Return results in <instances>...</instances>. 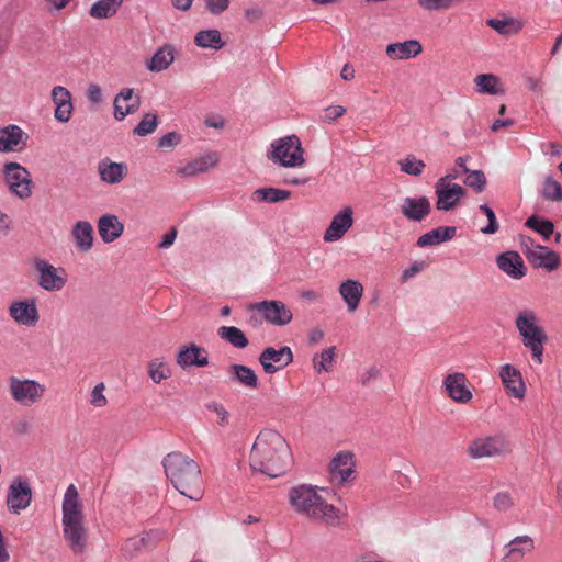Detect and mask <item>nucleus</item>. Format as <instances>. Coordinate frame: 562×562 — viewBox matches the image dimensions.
<instances>
[{"instance_id": "nucleus-1", "label": "nucleus", "mask_w": 562, "mask_h": 562, "mask_svg": "<svg viewBox=\"0 0 562 562\" xmlns=\"http://www.w3.org/2000/svg\"><path fill=\"white\" fill-rule=\"evenodd\" d=\"M290 463L291 450L285 439L271 429L260 431L250 450V468L270 477H278Z\"/></svg>"}, {"instance_id": "nucleus-2", "label": "nucleus", "mask_w": 562, "mask_h": 562, "mask_svg": "<svg viewBox=\"0 0 562 562\" xmlns=\"http://www.w3.org/2000/svg\"><path fill=\"white\" fill-rule=\"evenodd\" d=\"M162 465L167 477L179 493L190 499L201 498V470L193 459L180 452H170L164 459Z\"/></svg>"}, {"instance_id": "nucleus-3", "label": "nucleus", "mask_w": 562, "mask_h": 562, "mask_svg": "<svg viewBox=\"0 0 562 562\" xmlns=\"http://www.w3.org/2000/svg\"><path fill=\"white\" fill-rule=\"evenodd\" d=\"M61 513L63 532L70 550L75 554L82 553L88 546V529L85 526L82 504L74 484L64 494Z\"/></svg>"}, {"instance_id": "nucleus-4", "label": "nucleus", "mask_w": 562, "mask_h": 562, "mask_svg": "<svg viewBox=\"0 0 562 562\" xmlns=\"http://www.w3.org/2000/svg\"><path fill=\"white\" fill-rule=\"evenodd\" d=\"M289 501L296 513L311 519L329 522L338 518V509L318 494L316 486L308 484L293 486L289 491Z\"/></svg>"}, {"instance_id": "nucleus-5", "label": "nucleus", "mask_w": 562, "mask_h": 562, "mask_svg": "<svg viewBox=\"0 0 562 562\" xmlns=\"http://www.w3.org/2000/svg\"><path fill=\"white\" fill-rule=\"evenodd\" d=\"M515 326L521 336L522 345L530 351L532 359L541 364L543 361V346L548 337L539 324L537 313L529 308L520 311L516 316Z\"/></svg>"}, {"instance_id": "nucleus-6", "label": "nucleus", "mask_w": 562, "mask_h": 562, "mask_svg": "<svg viewBox=\"0 0 562 562\" xmlns=\"http://www.w3.org/2000/svg\"><path fill=\"white\" fill-rule=\"evenodd\" d=\"M269 160L285 168H295L304 164L303 148L296 135L276 139L267 154Z\"/></svg>"}, {"instance_id": "nucleus-7", "label": "nucleus", "mask_w": 562, "mask_h": 562, "mask_svg": "<svg viewBox=\"0 0 562 562\" xmlns=\"http://www.w3.org/2000/svg\"><path fill=\"white\" fill-rule=\"evenodd\" d=\"M510 452V441L502 434L477 437L467 448L468 456L473 460L505 457Z\"/></svg>"}, {"instance_id": "nucleus-8", "label": "nucleus", "mask_w": 562, "mask_h": 562, "mask_svg": "<svg viewBox=\"0 0 562 562\" xmlns=\"http://www.w3.org/2000/svg\"><path fill=\"white\" fill-rule=\"evenodd\" d=\"M33 267L37 276V285L47 292H59L67 283V272L63 267H55L44 258H34Z\"/></svg>"}, {"instance_id": "nucleus-9", "label": "nucleus", "mask_w": 562, "mask_h": 562, "mask_svg": "<svg viewBox=\"0 0 562 562\" xmlns=\"http://www.w3.org/2000/svg\"><path fill=\"white\" fill-rule=\"evenodd\" d=\"M3 178L11 194L21 200H25L32 194V178L30 171L15 161H10L3 166Z\"/></svg>"}, {"instance_id": "nucleus-10", "label": "nucleus", "mask_w": 562, "mask_h": 562, "mask_svg": "<svg viewBox=\"0 0 562 562\" xmlns=\"http://www.w3.org/2000/svg\"><path fill=\"white\" fill-rule=\"evenodd\" d=\"M9 392L11 397L22 406L37 403L45 394V385L32 379L9 378Z\"/></svg>"}, {"instance_id": "nucleus-11", "label": "nucleus", "mask_w": 562, "mask_h": 562, "mask_svg": "<svg viewBox=\"0 0 562 562\" xmlns=\"http://www.w3.org/2000/svg\"><path fill=\"white\" fill-rule=\"evenodd\" d=\"M249 308L257 311L267 323L274 326H285L293 318L292 311L282 301L278 300L252 303Z\"/></svg>"}, {"instance_id": "nucleus-12", "label": "nucleus", "mask_w": 562, "mask_h": 562, "mask_svg": "<svg viewBox=\"0 0 562 562\" xmlns=\"http://www.w3.org/2000/svg\"><path fill=\"white\" fill-rule=\"evenodd\" d=\"M258 360L267 374H273L293 361V352L288 346L279 349L267 347L261 351Z\"/></svg>"}, {"instance_id": "nucleus-13", "label": "nucleus", "mask_w": 562, "mask_h": 562, "mask_svg": "<svg viewBox=\"0 0 562 562\" xmlns=\"http://www.w3.org/2000/svg\"><path fill=\"white\" fill-rule=\"evenodd\" d=\"M32 501V490L30 484L20 479H14L8 488L7 506L10 513L19 515L27 508Z\"/></svg>"}, {"instance_id": "nucleus-14", "label": "nucleus", "mask_w": 562, "mask_h": 562, "mask_svg": "<svg viewBox=\"0 0 562 562\" xmlns=\"http://www.w3.org/2000/svg\"><path fill=\"white\" fill-rule=\"evenodd\" d=\"M467 376L462 372L449 373L442 381V386L448 396L461 404L469 403L473 398L471 390L467 386Z\"/></svg>"}, {"instance_id": "nucleus-15", "label": "nucleus", "mask_w": 562, "mask_h": 562, "mask_svg": "<svg viewBox=\"0 0 562 562\" xmlns=\"http://www.w3.org/2000/svg\"><path fill=\"white\" fill-rule=\"evenodd\" d=\"M352 224L353 211L350 206H346L334 215L324 233L323 239L326 243H334L341 239Z\"/></svg>"}, {"instance_id": "nucleus-16", "label": "nucleus", "mask_w": 562, "mask_h": 562, "mask_svg": "<svg viewBox=\"0 0 562 562\" xmlns=\"http://www.w3.org/2000/svg\"><path fill=\"white\" fill-rule=\"evenodd\" d=\"M435 193L437 195L436 207L440 211H450L457 206L460 199L465 194V190L460 184H447L445 181H437Z\"/></svg>"}, {"instance_id": "nucleus-17", "label": "nucleus", "mask_w": 562, "mask_h": 562, "mask_svg": "<svg viewBox=\"0 0 562 562\" xmlns=\"http://www.w3.org/2000/svg\"><path fill=\"white\" fill-rule=\"evenodd\" d=\"M431 212L427 196H406L402 200L401 213L411 222H423Z\"/></svg>"}, {"instance_id": "nucleus-18", "label": "nucleus", "mask_w": 562, "mask_h": 562, "mask_svg": "<svg viewBox=\"0 0 562 562\" xmlns=\"http://www.w3.org/2000/svg\"><path fill=\"white\" fill-rule=\"evenodd\" d=\"M8 312L15 323L24 326H34L40 318L34 300L13 301Z\"/></svg>"}, {"instance_id": "nucleus-19", "label": "nucleus", "mask_w": 562, "mask_h": 562, "mask_svg": "<svg viewBox=\"0 0 562 562\" xmlns=\"http://www.w3.org/2000/svg\"><path fill=\"white\" fill-rule=\"evenodd\" d=\"M353 456L347 451H340L330 462L329 470L331 481L342 484L353 477Z\"/></svg>"}, {"instance_id": "nucleus-20", "label": "nucleus", "mask_w": 562, "mask_h": 562, "mask_svg": "<svg viewBox=\"0 0 562 562\" xmlns=\"http://www.w3.org/2000/svg\"><path fill=\"white\" fill-rule=\"evenodd\" d=\"M114 117L123 121L128 114L135 113L140 105V98L132 88H123L114 98Z\"/></svg>"}, {"instance_id": "nucleus-21", "label": "nucleus", "mask_w": 562, "mask_h": 562, "mask_svg": "<svg viewBox=\"0 0 562 562\" xmlns=\"http://www.w3.org/2000/svg\"><path fill=\"white\" fill-rule=\"evenodd\" d=\"M499 378L506 390V393L516 398H522L526 393V386L522 375L514 366L506 363L499 369Z\"/></svg>"}, {"instance_id": "nucleus-22", "label": "nucleus", "mask_w": 562, "mask_h": 562, "mask_svg": "<svg viewBox=\"0 0 562 562\" xmlns=\"http://www.w3.org/2000/svg\"><path fill=\"white\" fill-rule=\"evenodd\" d=\"M27 135L18 125L10 124L0 128V151H16L25 147Z\"/></svg>"}, {"instance_id": "nucleus-23", "label": "nucleus", "mask_w": 562, "mask_h": 562, "mask_svg": "<svg viewBox=\"0 0 562 562\" xmlns=\"http://www.w3.org/2000/svg\"><path fill=\"white\" fill-rule=\"evenodd\" d=\"M176 361L183 370L190 367H205L209 364L206 350L195 344L181 347Z\"/></svg>"}, {"instance_id": "nucleus-24", "label": "nucleus", "mask_w": 562, "mask_h": 562, "mask_svg": "<svg viewBox=\"0 0 562 562\" xmlns=\"http://www.w3.org/2000/svg\"><path fill=\"white\" fill-rule=\"evenodd\" d=\"M497 267L512 279L519 280L526 276V267L517 251H505L496 258Z\"/></svg>"}, {"instance_id": "nucleus-25", "label": "nucleus", "mask_w": 562, "mask_h": 562, "mask_svg": "<svg viewBox=\"0 0 562 562\" xmlns=\"http://www.w3.org/2000/svg\"><path fill=\"white\" fill-rule=\"evenodd\" d=\"M52 100L55 104V119L60 123H67L74 110L69 90L63 86L54 87L52 90Z\"/></svg>"}, {"instance_id": "nucleus-26", "label": "nucleus", "mask_w": 562, "mask_h": 562, "mask_svg": "<svg viewBox=\"0 0 562 562\" xmlns=\"http://www.w3.org/2000/svg\"><path fill=\"white\" fill-rule=\"evenodd\" d=\"M535 549V541L530 536H517L505 546V562H519L526 553Z\"/></svg>"}, {"instance_id": "nucleus-27", "label": "nucleus", "mask_w": 562, "mask_h": 562, "mask_svg": "<svg viewBox=\"0 0 562 562\" xmlns=\"http://www.w3.org/2000/svg\"><path fill=\"white\" fill-rule=\"evenodd\" d=\"M535 268H543L548 271L555 270L560 265L559 255L546 246H539L536 250L528 251L527 259Z\"/></svg>"}, {"instance_id": "nucleus-28", "label": "nucleus", "mask_w": 562, "mask_h": 562, "mask_svg": "<svg viewBox=\"0 0 562 562\" xmlns=\"http://www.w3.org/2000/svg\"><path fill=\"white\" fill-rule=\"evenodd\" d=\"M75 247L80 252H88L93 246V226L87 221H78L71 229Z\"/></svg>"}, {"instance_id": "nucleus-29", "label": "nucleus", "mask_w": 562, "mask_h": 562, "mask_svg": "<svg viewBox=\"0 0 562 562\" xmlns=\"http://www.w3.org/2000/svg\"><path fill=\"white\" fill-rule=\"evenodd\" d=\"M218 162V156L216 153H209L200 156L187 165L178 169V175L184 178L193 177L199 173L206 172Z\"/></svg>"}, {"instance_id": "nucleus-30", "label": "nucleus", "mask_w": 562, "mask_h": 562, "mask_svg": "<svg viewBox=\"0 0 562 562\" xmlns=\"http://www.w3.org/2000/svg\"><path fill=\"white\" fill-rule=\"evenodd\" d=\"M339 294L347 305L349 312H355L363 295V285L353 279H348L339 285Z\"/></svg>"}, {"instance_id": "nucleus-31", "label": "nucleus", "mask_w": 562, "mask_h": 562, "mask_svg": "<svg viewBox=\"0 0 562 562\" xmlns=\"http://www.w3.org/2000/svg\"><path fill=\"white\" fill-rule=\"evenodd\" d=\"M98 231L102 240L109 244L123 234L124 225L119 221L117 216L106 214L99 218Z\"/></svg>"}, {"instance_id": "nucleus-32", "label": "nucleus", "mask_w": 562, "mask_h": 562, "mask_svg": "<svg viewBox=\"0 0 562 562\" xmlns=\"http://www.w3.org/2000/svg\"><path fill=\"white\" fill-rule=\"evenodd\" d=\"M457 234L454 226H438L418 237L416 245L420 248L439 245L451 240Z\"/></svg>"}, {"instance_id": "nucleus-33", "label": "nucleus", "mask_w": 562, "mask_h": 562, "mask_svg": "<svg viewBox=\"0 0 562 562\" xmlns=\"http://www.w3.org/2000/svg\"><path fill=\"white\" fill-rule=\"evenodd\" d=\"M423 50L417 40L391 43L386 46V55L392 59H409L419 55Z\"/></svg>"}, {"instance_id": "nucleus-34", "label": "nucleus", "mask_w": 562, "mask_h": 562, "mask_svg": "<svg viewBox=\"0 0 562 562\" xmlns=\"http://www.w3.org/2000/svg\"><path fill=\"white\" fill-rule=\"evenodd\" d=\"M125 170L126 166L124 164L113 162L109 159L101 160L98 166L100 179L109 184L121 182Z\"/></svg>"}, {"instance_id": "nucleus-35", "label": "nucleus", "mask_w": 562, "mask_h": 562, "mask_svg": "<svg viewBox=\"0 0 562 562\" xmlns=\"http://www.w3.org/2000/svg\"><path fill=\"white\" fill-rule=\"evenodd\" d=\"M175 53L172 46L166 45L155 52L153 57L146 61V68L153 72L166 70L173 61Z\"/></svg>"}, {"instance_id": "nucleus-36", "label": "nucleus", "mask_w": 562, "mask_h": 562, "mask_svg": "<svg viewBox=\"0 0 562 562\" xmlns=\"http://www.w3.org/2000/svg\"><path fill=\"white\" fill-rule=\"evenodd\" d=\"M228 372L232 381L250 390L258 387V378L251 368L244 364H232Z\"/></svg>"}, {"instance_id": "nucleus-37", "label": "nucleus", "mask_w": 562, "mask_h": 562, "mask_svg": "<svg viewBox=\"0 0 562 562\" xmlns=\"http://www.w3.org/2000/svg\"><path fill=\"white\" fill-rule=\"evenodd\" d=\"M124 0H98L89 9L93 19L103 20L113 18L122 7Z\"/></svg>"}, {"instance_id": "nucleus-38", "label": "nucleus", "mask_w": 562, "mask_h": 562, "mask_svg": "<svg viewBox=\"0 0 562 562\" xmlns=\"http://www.w3.org/2000/svg\"><path fill=\"white\" fill-rule=\"evenodd\" d=\"M194 43L199 47L211 48L214 50H218L225 45L222 40L221 32L215 29L198 32L194 36Z\"/></svg>"}, {"instance_id": "nucleus-39", "label": "nucleus", "mask_w": 562, "mask_h": 562, "mask_svg": "<svg viewBox=\"0 0 562 562\" xmlns=\"http://www.w3.org/2000/svg\"><path fill=\"white\" fill-rule=\"evenodd\" d=\"M217 334L221 339L238 349H244L249 344L248 338L243 330L235 326H222L218 328Z\"/></svg>"}, {"instance_id": "nucleus-40", "label": "nucleus", "mask_w": 562, "mask_h": 562, "mask_svg": "<svg viewBox=\"0 0 562 562\" xmlns=\"http://www.w3.org/2000/svg\"><path fill=\"white\" fill-rule=\"evenodd\" d=\"M254 199L258 202L278 203L291 196V192L278 188H259L254 191Z\"/></svg>"}, {"instance_id": "nucleus-41", "label": "nucleus", "mask_w": 562, "mask_h": 562, "mask_svg": "<svg viewBox=\"0 0 562 562\" xmlns=\"http://www.w3.org/2000/svg\"><path fill=\"white\" fill-rule=\"evenodd\" d=\"M476 91L482 94H499L503 89L499 87V79L493 74H482L475 77Z\"/></svg>"}, {"instance_id": "nucleus-42", "label": "nucleus", "mask_w": 562, "mask_h": 562, "mask_svg": "<svg viewBox=\"0 0 562 562\" xmlns=\"http://www.w3.org/2000/svg\"><path fill=\"white\" fill-rule=\"evenodd\" d=\"M147 372L150 380L158 384L171 376V369L164 358H154L147 364Z\"/></svg>"}, {"instance_id": "nucleus-43", "label": "nucleus", "mask_w": 562, "mask_h": 562, "mask_svg": "<svg viewBox=\"0 0 562 562\" xmlns=\"http://www.w3.org/2000/svg\"><path fill=\"white\" fill-rule=\"evenodd\" d=\"M487 25L494 29L502 35H514L522 29V23L519 20L507 18V19H490Z\"/></svg>"}, {"instance_id": "nucleus-44", "label": "nucleus", "mask_w": 562, "mask_h": 562, "mask_svg": "<svg viewBox=\"0 0 562 562\" xmlns=\"http://www.w3.org/2000/svg\"><path fill=\"white\" fill-rule=\"evenodd\" d=\"M525 225L540 234L544 240H549L554 232L553 223L538 215H531L528 217Z\"/></svg>"}, {"instance_id": "nucleus-45", "label": "nucleus", "mask_w": 562, "mask_h": 562, "mask_svg": "<svg viewBox=\"0 0 562 562\" xmlns=\"http://www.w3.org/2000/svg\"><path fill=\"white\" fill-rule=\"evenodd\" d=\"M336 357V347H329L324 349L321 353H316L313 357V366L317 373L328 372L333 368V363Z\"/></svg>"}, {"instance_id": "nucleus-46", "label": "nucleus", "mask_w": 562, "mask_h": 562, "mask_svg": "<svg viewBox=\"0 0 562 562\" xmlns=\"http://www.w3.org/2000/svg\"><path fill=\"white\" fill-rule=\"evenodd\" d=\"M400 170L409 176H420L425 169V162L414 155H407L398 160Z\"/></svg>"}, {"instance_id": "nucleus-47", "label": "nucleus", "mask_w": 562, "mask_h": 562, "mask_svg": "<svg viewBox=\"0 0 562 562\" xmlns=\"http://www.w3.org/2000/svg\"><path fill=\"white\" fill-rule=\"evenodd\" d=\"M542 196L547 201L561 202L562 201V186L552 178L547 176L543 182Z\"/></svg>"}, {"instance_id": "nucleus-48", "label": "nucleus", "mask_w": 562, "mask_h": 562, "mask_svg": "<svg viewBox=\"0 0 562 562\" xmlns=\"http://www.w3.org/2000/svg\"><path fill=\"white\" fill-rule=\"evenodd\" d=\"M158 117L154 113H146L140 122L135 126L134 134L138 136H146L157 128Z\"/></svg>"}, {"instance_id": "nucleus-49", "label": "nucleus", "mask_w": 562, "mask_h": 562, "mask_svg": "<svg viewBox=\"0 0 562 562\" xmlns=\"http://www.w3.org/2000/svg\"><path fill=\"white\" fill-rule=\"evenodd\" d=\"M479 210L486 216L487 218V225L480 228V232L485 235H493L495 234L498 228V222L495 215V212L492 207H490L487 204H481L479 206Z\"/></svg>"}, {"instance_id": "nucleus-50", "label": "nucleus", "mask_w": 562, "mask_h": 562, "mask_svg": "<svg viewBox=\"0 0 562 562\" xmlns=\"http://www.w3.org/2000/svg\"><path fill=\"white\" fill-rule=\"evenodd\" d=\"M464 183L473 188L476 192H482L486 186V178L481 170H471L467 173Z\"/></svg>"}, {"instance_id": "nucleus-51", "label": "nucleus", "mask_w": 562, "mask_h": 562, "mask_svg": "<svg viewBox=\"0 0 562 562\" xmlns=\"http://www.w3.org/2000/svg\"><path fill=\"white\" fill-rule=\"evenodd\" d=\"M461 0H418V4L430 11L448 10L459 3Z\"/></svg>"}, {"instance_id": "nucleus-52", "label": "nucleus", "mask_w": 562, "mask_h": 562, "mask_svg": "<svg viewBox=\"0 0 562 562\" xmlns=\"http://www.w3.org/2000/svg\"><path fill=\"white\" fill-rule=\"evenodd\" d=\"M145 549L144 548V539H140L139 536L128 538L121 548V551L124 557L132 558L138 551Z\"/></svg>"}, {"instance_id": "nucleus-53", "label": "nucleus", "mask_w": 562, "mask_h": 562, "mask_svg": "<svg viewBox=\"0 0 562 562\" xmlns=\"http://www.w3.org/2000/svg\"><path fill=\"white\" fill-rule=\"evenodd\" d=\"M514 504V499L508 492H498L494 496L493 505L498 512H507Z\"/></svg>"}, {"instance_id": "nucleus-54", "label": "nucleus", "mask_w": 562, "mask_h": 562, "mask_svg": "<svg viewBox=\"0 0 562 562\" xmlns=\"http://www.w3.org/2000/svg\"><path fill=\"white\" fill-rule=\"evenodd\" d=\"M139 537L140 539H144L145 549H153L164 539L165 531L160 529H153L147 532H144Z\"/></svg>"}, {"instance_id": "nucleus-55", "label": "nucleus", "mask_w": 562, "mask_h": 562, "mask_svg": "<svg viewBox=\"0 0 562 562\" xmlns=\"http://www.w3.org/2000/svg\"><path fill=\"white\" fill-rule=\"evenodd\" d=\"M182 140V135L178 132H169L160 137L158 146L160 148H173L179 145Z\"/></svg>"}, {"instance_id": "nucleus-56", "label": "nucleus", "mask_w": 562, "mask_h": 562, "mask_svg": "<svg viewBox=\"0 0 562 562\" xmlns=\"http://www.w3.org/2000/svg\"><path fill=\"white\" fill-rule=\"evenodd\" d=\"M427 268V263L425 261H414L407 269L402 272L401 280L402 282H407L413 279L419 272L424 271Z\"/></svg>"}, {"instance_id": "nucleus-57", "label": "nucleus", "mask_w": 562, "mask_h": 562, "mask_svg": "<svg viewBox=\"0 0 562 562\" xmlns=\"http://www.w3.org/2000/svg\"><path fill=\"white\" fill-rule=\"evenodd\" d=\"M104 383L103 382H100L98 383L92 392H91V398H90V402L92 405H94L95 407H103L106 405L108 401H106V397L104 396L103 392H104Z\"/></svg>"}, {"instance_id": "nucleus-58", "label": "nucleus", "mask_w": 562, "mask_h": 562, "mask_svg": "<svg viewBox=\"0 0 562 562\" xmlns=\"http://www.w3.org/2000/svg\"><path fill=\"white\" fill-rule=\"evenodd\" d=\"M207 409L215 413L218 416V425L226 426L229 420V413L227 409L220 403L212 402L206 405Z\"/></svg>"}, {"instance_id": "nucleus-59", "label": "nucleus", "mask_w": 562, "mask_h": 562, "mask_svg": "<svg viewBox=\"0 0 562 562\" xmlns=\"http://www.w3.org/2000/svg\"><path fill=\"white\" fill-rule=\"evenodd\" d=\"M345 112L346 109L341 105H330L324 110L322 121L331 123L336 121L338 117L342 116Z\"/></svg>"}, {"instance_id": "nucleus-60", "label": "nucleus", "mask_w": 562, "mask_h": 562, "mask_svg": "<svg viewBox=\"0 0 562 562\" xmlns=\"http://www.w3.org/2000/svg\"><path fill=\"white\" fill-rule=\"evenodd\" d=\"M207 11L213 15H218L227 10L229 0H205Z\"/></svg>"}, {"instance_id": "nucleus-61", "label": "nucleus", "mask_w": 562, "mask_h": 562, "mask_svg": "<svg viewBox=\"0 0 562 562\" xmlns=\"http://www.w3.org/2000/svg\"><path fill=\"white\" fill-rule=\"evenodd\" d=\"M87 98L93 103L98 104L102 101V90L97 83H90L87 89Z\"/></svg>"}, {"instance_id": "nucleus-62", "label": "nucleus", "mask_w": 562, "mask_h": 562, "mask_svg": "<svg viewBox=\"0 0 562 562\" xmlns=\"http://www.w3.org/2000/svg\"><path fill=\"white\" fill-rule=\"evenodd\" d=\"M520 245H521V250L527 259H528V251L536 250L540 246V245L536 244V241L529 236H520Z\"/></svg>"}, {"instance_id": "nucleus-63", "label": "nucleus", "mask_w": 562, "mask_h": 562, "mask_svg": "<svg viewBox=\"0 0 562 562\" xmlns=\"http://www.w3.org/2000/svg\"><path fill=\"white\" fill-rule=\"evenodd\" d=\"M380 374V371L376 367L368 368L360 378V381L363 385H368L372 380H375Z\"/></svg>"}, {"instance_id": "nucleus-64", "label": "nucleus", "mask_w": 562, "mask_h": 562, "mask_svg": "<svg viewBox=\"0 0 562 562\" xmlns=\"http://www.w3.org/2000/svg\"><path fill=\"white\" fill-rule=\"evenodd\" d=\"M176 237H177V229L173 227L162 236V239L158 245L159 248L170 247L175 243Z\"/></svg>"}]
</instances>
